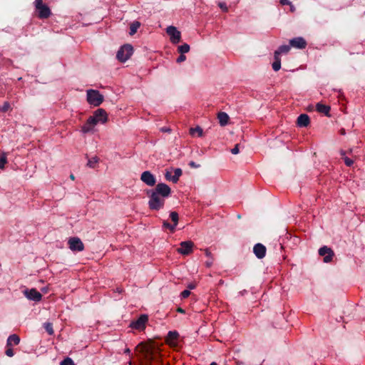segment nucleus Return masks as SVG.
<instances>
[{"instance_id":"obj_52","label":"nucleus","mask_w":365,"mask_h":365,"mask_svg":"<svg viewBox=\"0 0 365 365\" xmlns=\"http://www.w3.org/2000/svg\"><path fill=\"white\" fill-rule=\"evenodd\" d=\"M210 365H217V364L216 362L213 361Z\"/></svg>"},{"instance_id":"obj_10","label":"nucleus","mask_w":365,"mask_h":365,"mask_svg":"<svg viewBox=\"0 0 365 365\" xmlns=\"http://www.w3.org/2000/svg\"><path fill=\"white\" fill-rule=\"evenodd\" d=\"M319 255L324 257V262L326 263L331 262L334 255L333 250L327 246H323L319 250Z\"/></svg>"},{"instance_id":"obj_25","label":"nucleus","mask_w":365,"mask_h":365,"mask_svg":"<svg viewBox=\"0 0 365 365\" xmlns=\"http://www.w3.org/2000/svg\"><path fill=\"white\" fill-rule=\"evenodd\" d=\"M195 133H197L198 136H202L203 133L202 129L200 126H197L195 128H191L190 129V134L194 135Z\"/></svg>"},{"instance_id":"obj_14","label":"nucleus","mask_w":365,"mask_h":365,"mask_svg":"<svg viewBox=\"0 0 365 365\" xmlns=\"http://www.w3.org/2000/svg\"><path fill=\"white\" fill-rule=\"evenodd\" d=\"M266 247L261 243H257L253 247V252L258 259L264 258L266 255Z\"/></svg>"},{"instance_id":"obj_20","label":"nucleus","mask_w":365,"mask_h":365,"mask_svg":"<svg viewBox=\"0 0 365 365\" xmlns=\"http://www.w3.org/2000/svg\"><path fill=\"white\" fill-rule=\"evenodd\" d=\"M316 109L319 113H324L326 115H329V113L330 111V107L329 106H326L320 103L317 104Z\"/></svg>"},{"instance_id":"obj_38","label":"nucleus","mask_w":365,"mask_h":365,"mask_svg":"<svg viewBox=\"0 0 365 365\" xmlns=\"http://www.w3.org/2000/svg\"><path fill=\"white\" fill-rule=\"evenodd\" d=\"M218 6H220V8L222 11H225V12H227V11H228V8H227V5H226V4H225V3H224V2H220V3L218 4Z\"/></svg>"},{"instance_id":"obj_43","label":"nucleus","mask_w":365,"mask_h":365,"mask_svg":"<svg viewBox=\"0 0 365 365\" xmlns=\"http://www.w3.org/2000/svg\"><path fill=\"white\" fill-rule=\"evenodd\" d=\"M282 5H291V2L289 0H280Z\"/></svg>"},{"instance_id":"obj_33","label":"nucleus","mask_w":365,"mask_h":365,"mask_svg":"<svg viewBox=\"0 0 365 365\" xmlns=\"http://www.w3.org/2000/svg\"><path fill=\"white\" fill-rule=\"evenodd\" d=\"M7 163V159L5 155L0 157V169H4L5 164Z\"/></svg>"},{"instance_id":"obj_27","label":"nucleus","mask_w":365,"mask_h":365,"mask_svg":"<svg viewBox=\"0 0 365 365\" xmlns=\"http://www.w3.org/2000/svg\"><path fill=\"white\" fill-rule=\"evenodd\" d=\"M178 51L182 54L187 53L190 51V46L187 43H184L178 46Z\"/></svg>"},{"instance_id":"obj_46","label":"nucleus","mask_w":365,"mask_h":365,"mask_svg":"<svg viewBox=\"0 0 365 365\" xmlns=\"http://www.w3.org/2000/svg\"><path fill=\"white\" fill-rule=\"evenodd\" d=\"M196 287V285L193 283H190L187 285V288L190 289H194Z\"/></svg>"},{"instance_id":"obj_44","label":"nucleus","mask_w":365,"mask_h":365,"mask_svg":"<svg viewBox=\"0 0 365 365\" xmlns=\"http://www.w3.org/2000/svg\"><path fill=\"white\" fill-rule=\"evenodd\" d=\"M160 130L163 133H167V132H170L171 131V129L169 128H167V127H163L160 128Z\"/></svg>"},{"instance_id":"obj_18","label":"nucleus","mask_w":365,"mask_h":365,"mask_svg":"<svg viewBox=\"0 0 365 365\" xmlns=\"http://www.w3.org/2000/svg\"><path fill=\"white\" fill-rule=\"evenodd\" d=\"M20 342V337L16 334L10 335L6 341V346H11L13 344L18 345Z\"/></svg>"},{"instance_id":"obj_37","label":"nucleus","mask_w":365,"mask_h":365,"mask_svg":"<svg viewBox=\"0 0 365 365\" xmlns=\"http://www.w3.org/2000/svg\"><path fill=\"white\" fill-rule=\"evenodd\" d=\"M190 291L188 289H185V290L182 291L180 294L181 297L183 299L188 297L190 296Z\"/></svg>"},{"instance_id":"obj_31","label":"nucleus","mask_w":365,"mask_h":365,"mask_svg":"<svg viewBox=\"0 0 365 365\" xmlns=\"http://www.w3.org/2000/svg\"><path fill=\"white\" fill-rule=\"evenodd\" d=\"M11 109V105L8 101H5L2 106H0V111L3 113L7 112Z\"/></svg>"},{"instance_id":"obj_39","label":"nucleus","mask_w":365,"mask_h":365,"mask_svg":"<svg viewBox=\"0 0 365 365\" xmlns=\"http://www.w3.org/2000/svg\"><path fill=\"white\" fill-rule=\"evenodd\" d=\"M186 59V56L182 53H180V55L178 56V58H177V63H181L182 61H185Z\"/></svg>"},{"instance_id":"obj_24","label":"nucleus","mask_w":365,"mask_h":365,"mask_svg":"<svg viewBox=\"0 0 365 365\" xmlns=\"http://www.w3.org/2000/svg\"><path fill=\"white\" fill-rule=\"evenodd\" d=\"M140 26V23L139 21H133L130 26V35H134L137 32V30L139 29Z\"/></svg>"},{"instance_id":"obj_32","label":"nucleus","mask_w":365,"mask_h":365,"mask_svg":"<svg viewBox=\"0 0 365 365\" xmlns=\"http://www.w3.org/2000/svg\"><path fill=\"white\" fill-rule=\"evenodd\" d=\"M60 365H75V364H74L73 361L71 358L66 357L65 359H63L61 362Z\"/></svg>"},{"instance_id":"obj_41","label":"nucleus","mask_w":365,"mask_h":365,"mask_svg":"<svg viewBox=\"0 0 365 365\" xmlns=\"http://www.w3.org/2000/svg\"><path fill=\"white\" fill-rule=\"evenodd\" d=\"M213 264V258H210L208 260L205 262V265L207 267H210Z\"/></svg>"},{"instance_id":"obj_48","label":"nucleus","mask_w":365,"mask_h":365,"mask_svg":"<svg viewBox=\"0 0 365 365\" xmlns=\"http://www.w3.org/2000/svg\"><path fill=\"white\" fill-rule=\"evenodd\" d=\"M339 133H340V134H341V135H345V134H346V130H345V129H344V128H341V129L340 130Z\"/></svg>"},{"instance_id":"obj_11","label":"nucleus","mask_w":365,"mask_h":365,"mask_svg":"<svg viewBox=\"0 0 365 365\" xmlns=\"http://www.w3.org/2000/svg\"><path fill=\"white\" fill-rule=\"evenodd\" d=\"M179 336V333L177 331H170L165 337V342L169 346L175 347L178 345V340Z\"/></svg>"},{"instance_id":"obj_40","label":"nucleus","mask_w":365,"mask_h":365,"mask_svg":"<svg viewBox=\"0 0 365 365\" xmlns=\"http://www.w3.org/2000/svg\"><path fill=\"white\" fill-rule=\"evenodd\" d=\"M189 166L192 168H198L200 167V165L195 163L194 161H190L189 163Z\"/></svg>"},{"instance_id":"obj_16","label":"nucleus","mask_w":365,"mask_h":365,"mask_svg":"<svg viewBox=\"0 0 365 365\" xmlns=\"http://www.w3.org/2000/svg\"><path fill=\"white\" fill-rule=\"evenodd\" d=\"M289 44L291 46L299 49H303L307 46V42L302 37H297L291 39L289 41Z\"/></svg>"},{"instance_id":"obj_51","label":"nucleus","mask_w":365,"mask_h":365,"mask_svg":"<svg viewBox=\"0 0 365 365\" xmlns=\"http://www.w3.org/2000/svg\"><path fill=\"white\" fill-rule=\"evenodd\" d=\"M70 178H71L72 180H73L75 179V177H74L73 174H71V175H70Z\"/></svg>"},{"instance_id":"obj_29","label":"nucleus","mask_w":365,"mask_h":365,"mask_svg":"<svg viewBox=\"0 0 365 365\" xmlns=\"http://www.w3.org/2000/svg\"><path fill=\"white\" fill-rule=\"evenodd\" d=\"M170 217L171 220L173 222V225L175 226H177V225L178 223V220H179V217H178V212H171L170 214Z\"/></svg>"},{"instance_id":"obj_22","label":"nucleus","mask_w":365,"mask_h":365,"mask_svg":"<svg viewBox=\"0 0 365 365\" xmlns=\"http://www.w3.org/2000/svg\"><path fill=\"white\" fill-rule=\"evenodd\" d=\"M274 61L272 63V68L274 71H278L281 68V58L279 56L274 54Z\"/></svg>"},{"instance_id":"obj_12","label":"nucleus","mask_w":365,"mask_h":365,"mask_svg":"<svg viewBox=\"0 0 365 365\" xmlns=\"http://www.w3.org/2000/svg\"><path fill=\"white\" fill-rule=\"evenodd\" d=\"M24 294L26 298L35 302H39L42 298L41 294L34 288L31 289H25L24 291Z\"/></svg>"},{"instance_id":"obj_21","label":"nucleus","mask_w":365,"mask_h":365,"mask_svg":"<svg viewBox=\"0 0 365 365\" xmlns=\"http://www.w3.org/2000/svg\"><path fill=\"white\" fill-rule=\"evenodd\" d=\"M290 51V46L288 45H282L279 47V48L274 51L275 55L279 56L281 53H287Z\"/></svg>"},{"instance_id":"obj_17","label":"nucleus","mask_w":365,"mask_h":365,"mask_svg":"<svg viewBox=\"0 0 365 365\" xmlns=\"http://www.w3.org/2000/svg\"><path fill=\"white\" fill-rule=\"evenodd\" d=\"M297 123L299 127H307L310 123V119L307 114L303 113L298 116Z\"/></svg>"},{"instance_id":"obj_28","label":"nucleus","mask_w":365,"mask_h":365,"mask_svg":"<svg viewBox=\"0 0 365 365\" xmlns=\"http://www.w3.org/2000/svg\"><path fill=\"white\" fill-rule=\"evenodd\" d=\"M98 160H99V159L97 156L93 157L88 160L87 165L89 168H95L96 163H98Z\"/></svg>"},{"instance_id":"obj_19","label":"nucleus","mask_w":365,"mask_h":365,"mask_svg":"<svg viewBox=\"0 0 365 365\" xmlns=\"http://www.w3.org/2000/svg\"><path fill=\"white\" fill-rule=\"evenodd\" d=\"M217 118L220 125L225 126L227 124L230 119L229 115L225 112H220L217 114Z\"/></svg>"},{"instance_id":"obj_13","label":"nucleus","mask_w":365,"mask_h":365,"mask_svg":"<svg viewBox=\"0 0 365 365\" xmlns=\"http://www.w3.org/2000/svg\"><path fill=\"white\" fill-rule=\"evenodd\" d=\"M98 123H100V121H98L93 115H91L88 118L86 123L82 126L81 131L83 133H87L91 131L93 127Z\"/></svg>"},{"instance_id":"obj_30","label":"nucleus","mask_w":365,"mask_h":365,"mask_svg":"<svg viewBox=\"0 0 365 365\" xmlns=\"http://www.w3.org/2000/svg\"><path fill=\"white\" fill-rule=\"evenodd\" d=\"M163 226L164 228L168 229L171 232H174L175 230V227H176V226H175L174 225L170 224L166 220L163 221Z\"/></svg>"},{"instance_id":"obj_1","label":"nucleus","mask_w":365,"mask_h":365,"mask_svg":"<svg viewBox=\"0 0 365 365\" xmlns=\"http://www.w3.org/2000/svg\"><path fill=\"white\" fill-rule=\"evenodd\" d=\"M145 193L149 198L148 204L150 210L158 211L163 208L165 198L171 194V189L167 184L160 182L155 188L147 190Z\"/></svg>"},{"instance_id":"obj_34","label":"nucleus","mask_w":365,"mask_h":365,"mask_svg":"<svg viewBox=\"0 0 365 365\" xmlns=\"http://www.w3.org/2000/svg\"><path fill=\"white\" fill-rule=\"evenodd\" d=\"M344 161L346 166L351 167L354 164V160L348 157H344Z\"/></svg>"},{"instance_id":"obj_45","label":"nucleus","mask_w":365,"mask_h":365,"mask_svg":"<svg viewBox=\"0 0 365 365\" xmlns=\"http://www.w3.org/2000/svg\"><path fill=\"white\" fill-rule=\"evenodd\" d=\"M205 255H206L207 257H209V258H210V259H211V258H212V254H211V252H210V250H207V249L205 250Z\"/></svg>"},{"instance_id":"obj_9","label":"nucleus","mask_w":365,"mask_h":365,"mask_svg":"<svg viewBox=\"0 0 365 365\" xmlns=\"http://www.w3.org/2000/svg\"><path fill=\"white\" fill-rule=\"evenodd\" d=\"M140 180L150 187L154 186L156 183L155 176L148 170L144 171L141 173Z\"/></svg>"},{"instance_id":"obj_3","label":"nucleus","mask_w":365,"mask_h":365,"mask_svg":"<svg viewBox=\"0 0 365 365\" xmlns=\"http://www.w3.org/2000/svg\"><path fill=\"white\" fill-rule=\"evenodd\" d=\"M103 95L98 91L92 89L87 91V101L90 104L98 106L103 103Z\"/></svg>"},{"instance_id":"obj_53","label":"nucleus","mask_w":365,"mask_h":365,"mask_svg":"<svg viewBox=\"0 0 365 365\" xmlns=\"http://www.w3.org/2000/svg\"><path fill=\"white\" fill-rule=\"evenodd\" d=\"M349 153H352V149H349V151H348Z\"/></svg>"},{"instance_id":"obj_6","label":"nucleus","mask_w":365,"mask_h":365,"mask_svg":"<svg viewBox=\"0 0 365 365\" xmlns=\"http://www.w3.org/2000/svg\"><path fill=\"white\" fill-rule=\"evenodd\" d=\"M148 321V317L146 314H141L135 321L130 324L133 329L142 331L145 329V324Z\"/></svg>"},{"instance_id":"obj_8","label":"nucleus","mask_w":365,"mask_h":365,"mask_svg":"<svg viewBox=\"0 0 365 365\" xmlns=\"http://www.w3.org/2000/svg\"><path fill=\"white\" fill-rule=\"evenodd\" d=\"M180 246L177 252L182 255H188L193 251L194 243L192 241H184L180 242Z\"/></svg>"},{"instance_id":"obj_5","label":"nucleus","mask_w":365,"mask_h":365,"mask_svg":"<svg viewBox=\"0 0 365 365\" xmlns=\"http://www.w3.org/2000/svg\"><path fill=\"white\" fill-rule=\"evenodd\" d=\"M68 245L71 250L73 252H81L84 250V245L80 238L77 237H70Z\"/></svg>"},{"instance_id":"obj_35","label":"nucleus","mask_w":365,"mask_h":365,"mask_svg":"<svg viewBox=\"0 0 365 365\" xmlns=\"http://www.w3.org/2000/svg\"><path fill=\"white\" fill-rule=\"evenodd\" d=\"M230 151L233 155L238 154L240 153V144H236Z\"/></svg>"},{"instance_id":"obj_50","label":"nucleus","mask_w":365,"mask_h":365,"mask_svg":"<svg viewBox=\"0 0 365 365\" xmlns=\"http://www.w3.org/2000/svg\"><path fill=\"white\" fill-rule=\"evenodd\" d=\"M289 6H290V7H291V8H290L291 11H292V12H293V11H294L295 9H294V6H293V5H292V4H291V5H289Z\"/></svg>"},{"instance_id":"obj_7","label":"nucleus","mask_w":365,"mask_h":365,"mask_svg":"<svg viewBox=\"0 0 365 365\" xmlns=\"http://www.w3.org/2000/svg\"><path fill=\"white\" fill-rule=\"evenodd\" d=\"M166 32L168 35L170 36V41L173 43H178L180 41L181 39V34L176 29V27L173 26H170L166 29Z\"/></svg>"},{"instance_id":"obj_2","label":"nucleus","mask_w":365,"mask_h":365,"mask_svg":"<svg viewBox=\"0 0 365 365\" xmlns=\"http://www.w3.org/2000/svg\"><path fill=\"white\" fill-rule=\"evenodd\" d=\"M36 14L38 19H48L51 15L50 8L43 3V0H36L34 1Z\"/></svg>"},{"instance_id":"obj_42","label":"nucleus","mask_w":365,"mask_h":365,"mask_svg":"<svg viewBox=\"0 0 365 365\" xmlns=\"http://www.w3.org/2000/svg\"><path fill=\"white\" fill-rule=\"evenodd\" d=\"M172 175L171 173L169 172V171H167L165 174V178L167 180H170L171 181V178H172Z\"/></svg>"},{"instance_id":"obj_26","label":"nucleus","mask_w":365,"mask_h":365,"mask_svg":"<svg viewBox=\"0 0 365 365\" xmlns=\"http://www.w3.org/2000/svg\"><path fill=\"white\" fill-rule=\"evenodd\" d=\"M43 327L49 335H53L54 331L53 329V324L51 322H46L43 324Z\"/></svg>"},{"instance_id":"obj_36","label":"nucleus","mask_w":365,"mask_h":365,"mask_svg":"<svg viewBox=\"0 0 365 365\" xmlns=\"http://www.w3.org/2000/svg\"><path fill=\"white\" fill-rule=\"evenodd\" d=\"M7 349L6 350V356L11 357L14 355V352L11 346H7Z\"/></svg>"},{"instance_id":"obj_23","label":"nucleus","mask_w":365,"mask_h":365,"mask_svg":"<svg viewBox=\"0 0 365 365\" xmlns=\"http://www.w3.org/2000/svg\"><path fill=\"white\" fill-rule=\"evenodd\" d=\"M182 171L180 168H175L174 170V175L172 176L171 181L173 183L178 182L180 177L182 175Z\"/></svg>"},{"instance_id":"obj_15","label":"nucleus","mask_w":365,"mask_h":365,"mask_svg":"<svg viewBox=\"0 0 365 365\" xmlns=\"http://www.w3.org/2000/svg\"><path fill=\"white\" fill-rule=\"evenodd\" d=\"M93 115L98 121H100V123L103 124L108 121V114L103 108H98L95 110Z\"/></svg>"},{"instance_id":"obj_49","label":"nucleus","mask_w":365,"mask_h":365,"mask_svg":"<svg viewBox=\"0 0 365 365\" xmlns=\"http://www.w3.org/2000/svg\"><path fill=\"white\" fill-rule=\"evenodd\" d=\"M340 155L344 158V157H346L345 155H346V151L343 150H340Z\"/></svg>"},{"instance_id":"obj_47","label":"nucleus","mask_w":365,"mask_h":365,"mask_svg":"<svg viewBox=\"0 0 365 365\" xmlns=\"http://www.w3.org/2000/svg\"><path fill=\"white\" fill-rule=\"evenodd\" d=\"M177 312H180V313H185V310L183 309H182L181 307H178L177 309Z\"/></svg>"},{"instance_id":"obj_4","label":"nucleus","mask_w":365,"mask_h":365,"mask_svg":"<svg viewBox=\"0 0 365 365\" xmlns=\"http://www.w3.org/2000/svg\"><path fill=\"white\" fill-rule=\"evenodd\" d=\"M133 52V46L130 44H125L118 51L116 58L120 61L125 62L131 56Z\"/></svg>"}]
</instances>
